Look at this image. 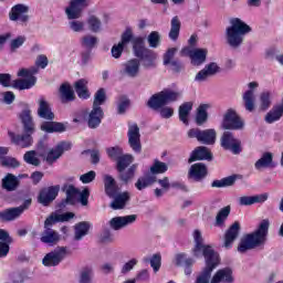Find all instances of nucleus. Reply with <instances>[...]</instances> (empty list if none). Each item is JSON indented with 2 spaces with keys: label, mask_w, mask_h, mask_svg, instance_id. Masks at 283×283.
I'll return each instance as SVG.
<instances>
[{
  "label": "nucleus",
  "mask_w": 283,
  "mask_h": 283,
  "mask_svg": "<svg viewBox=\"0 0 283 283\" xmlns=\"http://www.w3.org/2000/svg\"><path fill=\"white\" fill-rule=\"evenodd\" d=\"M180 96V92H176L170 88H164L161 92L151 95L146 105L154 112L159 111V116L161 118L168 119L174 116V108L167 105H169V103H176Z\"/></svg>",
  "instance_id": "nucleus-1"
},
{
  "label": "nucleus",
  "mask_w": 283,
  "mask_h": 283,
  "mask_svg": "<svg viewBox=\"0 0 283 283\" xmlns=\"http://www.w3.org/2000/svg\"><path fill=\"white\" fill-rule=\"evenodd\" d=\"M19 118L22 124L23 134L19 135L12 132H9L8 134L13 145H18V147L27 149L28 147H32V143H34L32 135L34 134V132H36V125L34 124V119L32 118V111L29 107L24 108L19 114Z\"/></svg>",
  "instance_id": "nucleus-2"
},
{
  "label": "nucleus",
  "mask_w": 283,
  "mask_h": 283,
  "mask_svg": "<svg viewBox=\"0 0 283 283\" xmlns=\"http://www.w3.org/2000/svg\"><path fill=\"white\" fill-rule=\"evenodd\" d=\"M270 227L269 219H263L254 231L241 237L238 249H260L264 247L269 240Z\"/></svg>",
  "instance_id": "nucleus-3"
},
{
  "label": "nucleus",
  "mask_w": 283,
  "mask_h": 283,
  "mask_svg": "<svg viewBox=\"0 0 283 283\" xmlns=\"http://www.w3.org/2000/svg\"><path fill=\"white\" fill-rule=\"evenodd\" d=\"M133 52L144 70H154L157 67L158 53L145 46V38L137 36L133 40Z\"/></svg>",
  "instance_id": "nucleus-4"
},
{
  "label": "nucleus",
  "mask_w": 283,
  "mask_h": 283,
  "mask_svg": "<svg viewBox=\"0 0 283 283\" xmlns=\"http://www.w3.org/2000/svg\"><path fill=\"white\" fill-rule=\"evenodd\" d=\"M251 28L240 18H232L230 27L226 29V39L230 48H240L244 43V36L251 32Z\"/></svg>",
  "instance_id": "nucleus-5"
},
{
  "label": "nucleus",
  "mask_w": 283,
  "mask_h": 283,
  "mask_svg": "<svg viewBox=\"0 0 283 283\" xmlns=\"http://www.w3.org/2000/svg\"><path fill=\"white\" fill-rule=\"evenodd\" d=\"M105 101H107L105 88L97 90L94 95L93 108L90 112L87 119V127L90 129H98V127H101L103 118H105V112H103L101 105H105Z\"/></svg>",
  "instance_id": "nucleus-6"
},
{
  "label": "nucleus",
  "mask_w": 283,
  "mask_h": 283,
  "mask_svg": "<svg viewBox=\"0 0 283 283\" xmlns=\"http://www.w3.org/2000/svg\"><path fill=\"white\" fill-rule=\"evenodd\" d=\"M132 163H134V156L129 154H124L116 160V170L119 174L118 178L124 185H129V182H132V180H134V177L136 176L138 165H132ZM127 167L129 168L127 169Z\"/></svg>",
  "instance_id": "nucleus-7"
},
{
  "label": "nucleus",
  "mask_w": 283,
  "mask_h": 283,
  "mask_svg": "<svg viewBox=\"0 0 283 283\" xmlns=\"http://www.w3.org/2000/svg\"><path fill=\"white\" fill-rule=\"evenodd\" d=\"M202 253L206 260V266L197 276L196 283H209L211 273H213V270L220 264V254L213 249H203Z\"/></svg>",
  "instance_id": "nucleus-8"
},
{
  "label": "nucleus",
  "mask_w": 283,
  "mask_h": 283,
  "mask_svg": "<svg viewBox=\"0 0 283 283\" xmlns=\"http://www.w3.org/2000/svg\"><path fill=\"white\" fill-rule=\"evenodd\" d=\"M155 182H158V185L161 187L164 191H169V189H171L169 177H164L163 179H158V177L149 174L140 176L135 182V188L138 191H143L144 189H147V187H151V185H155Z\"/></svg>",
  "instance_id": "nucleus-9"
},
{
  "label": "nucleus",
  "mask_w": 283,
  "mask_h": 283,
  "mask_svg": "<svg viewBox=\"0 0 283 283\" xmlns=\"http://www.w3.org/2000/svg\"><path fill=\"white\" fill-rule=\"evenodd\" d=\"M221 127L222 129L238 132L244 129V120L238 115L235 109L229 108L223 115Z\"/></svg>",
  "instance_id": "nucleus-10"
},
{
  "label": "nucleus",
  "mask_w": 283,
  "mask_h": 283,
  "mask_svg": "<svg viewBox=\"0 0 283 283\" xmlns=\"http://www.w3.org/2000/svg\"><path fill=\"white\" fill-rule=\"evenodd\" d=\"M216 129L208 128L201 130L200 128H191L188 130V138H196L201 145H216Z\"/></svg>",
  "instance_id": "nucleus-11"
},
{
  "label": "nucleus",
  "mask_w": 283,
  "mask_h": 283,
  "mask_svg": "<svg viewBox=\"0 0 283 283\" xmlns=\"http://www.w3.org/2000/svg\"><path fill=\"white\" fill-rule=\"evenodd\" d=\"M90 6V0H71L69 7L65 8V14L69 21H75L83 17V11Z\"/></svg>",
  "instance_id": "nucleus-12"
},
{
  "label": "nucleus",
  "mask_w": 283,
  "mask_h": 283,
  "mask_svg": "<svg viewBox=\"0 0 283 283\" xmlns=\"http://www.w3.org/2000/svg\"><path fill=\"white\" fill-rule=\"evenodd\" d=\"M59 191H61L59 185L42 188L38 195V202L43 207H50L59 198Z\"/></svg>",
  "instance_id": "nucleus-13"
},
{
  "label": "nucleus",
  "mask_w": 283,
  "mask_h": 283,
  "mask_svg": "<svg viewBox=\"0 0 283 283\" xmlns=\"http://www.w3.org/2000/svg\"><path fill=\"white\" fill-rule=\"evenodd\" d=\"M48 154V146L43 144V142H40L38 144V151L36 150H28L23 155V160L27 163V165H32L33 167H39L41 165L40 158H45V155ZM39 156V157H36Z\"/></svg>",
  "instance_id": "nucleus-14"
},
{
  "label": "nucleus",
  "mask_w": 283,
  "mask_h": 283,
  "mask_svg": "<svg viewBox=\"0 0 283 283\" xmlns=\"http://www.w3.org/2000/svg\"><path fill=\"white\" fill-rule=\"evenodd\" d=\"M221 147L226 151H232V154L238 155L242 153V142L233 137V133L224 132L221 136Z\"/></svg>",
  "instance_id": "nucleus-15"
},
{
  "label": "nucleus",
  "mask_w": 283,
  "mask_h": 283,
  "mask_svg": "<svg viewBox=\"0 0 283 283\" xmlns=\"http://www.w3.org/2000/svg\"><path fill=\"white\" fill-rule=\"evenodd\" d=\"M32 205V199H27L23 203L15 208H8L2 211V222H12V220H17V218H21L23 216V211L30 209Z\"/></svg>",
  "instance_id": "nucleus-16"
},
{
  "label": "nucleus",
  "mask_w": 283,
  "mask_h": 283,
  "mask_svg": "<svg viewBox=\"0 0 283 283\" xmlns=\"http://www.w3.org/2000/svg\"><path fill=\"white\" fill-rule=\"evenodd\" d=\"M128 145L135 154H140L143 151V144H140V127L138 124H133L128 126Z\"/></svg>",
  "instance_id": "nucleus-17"
},
{
  "label": "nucleus",
  "mask_w": 283,
  "mask_h": 283,
  "mask_svg": "<svg viewBox=\"0 0 283 283\" xmlns=\"http://www.w3.org/2000/svg\"><path fill=\"white\" fill-rule=\"evenodd\" d=\"M240 231H242V226L240 221H234L224 232L223 234V247L224 249H232L234 242L238 240L240 235Z\"/></svg>",
  "instance_id": "nucleus-18"
},
{
  "label": "nucleus",
  "mask_w": 283,
  "mask_h": 283,
  "mask_svg": "<svg viewBox=\"0 0 283 283\" xmlns=\"http://www.w3.org/2000/svg\"><path fill=\"white\" fill-rule=\"evenodd\" d=\"M176 52H178L177 48H170L164 54V65H170L172 72L175 74H180V72L185 71V64L180 60H174L176 56Z\"/></svg>",
  "instance_id": "nucleus-19"
},
{
  "label": "nucleus",
  "mask_w": 283,
  "mask_h": 283,
  "mask_svg": "<svg viewBox=\"0 0 283 283\" xmlns=\"http://www.w3.org/2000/svg\"><path fill=\"white\" fill-rule=\"evenodd\" d=\"M209 176V168L205 163H196L188 170V178L195 182H202Z\"/></svg>",
  "instance_id": "nucleus-20"
},
{
  "label": "nucleus",
  "mask_w": 283,
  "mask_h": 283,
  "mask_svg": "<svg viewBox=\"0 0 283 283\" xmlns=\"http://www.w3.org/2000/svg\"><path fill=\"white\" fill-rule=\"evenodd\" d=\"M72 149V145L70 143L62 142L52 148L49 153L45 154V160L48 165H54L56 160H59L65 151H70Z\"/></svg>",
  "instance_id": "nucleus-21"
},
{
  "label": "nucleus",
  "mask_w": 283,
  "mask_h": 283,
  "mask_svg": "<svg viewBox=\"0 0 283 283\" xmlns=\"http://www.w3.org/2000/svg\"><path fill=\"white\" fill-rule=\"evenodd\" d=\"M30 8L25 4H15L9 12L10 21H19V23H28L30 15H28Z\"/></svg>",
  "instance_id": "nucleus-22"
},
{
  "label": "nucleus",
  "mask_w": 283,
  "mask_h": 283,
  "mask_svg": "<svg viewBox=\"0 0 283 283\" xmlns=\"http://www.w3.org/2000/svg\"><path fill=\"white\" fill-rule=\"evenodd\" d=\"M66 255H70V250L67 249H60L56 252H50L43 258L42 264L44 266H59L63 258H66Z\"/></svg>",
  "instance_id": "nucleus-23"
},
{
  "label": "nucleus",
  "mask_w": 283,
  "mask_h": 283,
  "mask_svg": "<svg viewBox=\"0 0 283 283\" xmlns=\"http://www.w3.org/2000/svg\"><path fill=\"white\" fill-rule=\"evenodd\" d=\"M198 160H208L209 163L213 160V154L207 146L196 147L191 151L190 157L188 158L189 165H191V163H198Z\"/></svg>",
  "instance_id": "nucleus-24"
},
{
  "label": "nucleus",
  "mask_w": 283,
  "mask_h": 283,
  "mask_svg": "<svg viewBox=\"0 0 283 283\" xmlns=\"http://www.w3.org/2000/svg\"><path fill=\"white\" fill-rule=\"evenodd\" d=\"M113 198V201L111 202V209L114 211H120L122 209H125L127 207V202L132 200V195L129 191L120 192L118 191Z\"/></svg>",
  "instance_id": "nucleus-25"
},
{
  "label": "nucleus",
  "mask_w": 283,
  "mask_h": 283,
  "mask_svg": "<svg viewBox=\"0 0 283 283\" xmlns=\"http://www.w3.org/2000/svg\"><path fill=\"white\" fill-rule=\"evenodd\" d=\"M136 214H128L125 217H114L109 220V227L114 231H120V229L127 227L128 224H134L136 222Z\"/></svg>",
  "instance_id": "nucleus-26"
},
{
  "label": "nucleus",
  "mask_w": 283,
  "mask_h": 283,
  "mask_svg": "<svg viewBox=\"0 0 283 283\" xmlns=\"http://www.w3.org/2000/svg\"><path fill=\"white\" fill-rule=\"evenodd\" d=\"M38 116L43 120H54L55 118L52 106H50V103L44 97H40L38 101Z\"/></svg>",
  "instance_id": "nucleus-27"
},
{
  "label": "nucleus",
  "mask_w": 283,
  "mask_h": 283,
  "mask_svg": "<svg viewBox=\"0 0 283 283\" xmlns=\"http://www.w3.org/2000/svg\"><path fill=\"white\" fill-rule=\"evenodd\" d=\"M41 132H45V134H63V132H67V126L61 122L45 120L40 125Z\"/></svg>",
  "instance_id": "nucleus-28"
},
{
  "label": "nucleus",
  "mask_w": 283,
  "mask_h": 283,
  "mask_svg": "<svg viewBox=\"0 0 283 283\" xmlns=\"http://www.w3.org/2000/svg\"><path fill=\"white\" fill-rule=\"evenodd\" d=\"M123 72L129 78H136L140 74V60L134 57L123 64Z\"/></svg>",
  "instance_id": "nucleus-29"
},
{
  "label": "nucleus",
  "mask_w": 283,
  "mask_h": 283,
  "mask_svg": "<svg viewBox=\"0 0 283 283\" xmlns=\"http://www.w3.org/2000/svg\"><path fill=\"white\" fill-rule=\"evenodd\" d=\"M60 101L63 105L67 103H74L76 101V94L74 93V88L70 83L61 84L59 88Z\"/></svg>",
  "instance_id": "nucleus-30"
},
{
  "label": "nucleus",
  "mask_w": 283,
  "mask_h": 283,
  "mask_svg": "<svg viewBox=\"0 0 283 283\" xmlns=\"http://www.w3.org/2000/svg\"><path fill=\"white\" fill-rule=\"evenodd\" d=\"M233 270L231 268H223L218 270L212 279L210 280V283H233Z\"/></svg>",
  "instance_id": "nucleus-31"
},
{
  "label": "nucleus",
  "mask_w": 283,
  "mask_h": 283,
  "mask_svg": "<svg viewBox=\"0 0 283 283\" xmlns=\"http://www.w3.org/2000/svg\"><path fill=\"white\" fill-rule=\"evenodd\" d=\"M250 90L243 94V105L247 112H255V94L253 93L254 87H258L256 82L249 83Z\"/></svg>",
  "instance_id": "nucleus-32"
},
{
  "label": "nucleus",
  "mask_w": 283,
  "mask_h": 283,
  "mask_svg": "<svg viewBox=\"0 0 283 283\" xmlns=\"http://www.w3.org/2000/svg\"><path fill=\"white\" fill-rule=\"evenodd\" d=\"M104 182V191L108 198H114L120 191L118 184H116V179L112 177V175H104L103 177Z\"/></svg>",
  "instance_id": "nucleus-33"
},
{
  "label": "nucleus",
  "mask_w": 283,
  "mask_h": 283,
  "mask_svg": "<svg viewBox=\"0 0 283 283\" xmlns=\"http://www.w3.org/2000/svg\"><path fill=\"white\" fill-rule=\"evenodd\" d=\"M74 240L75 242H78L85 238L90 233V230L92 229V223L90 221H80L74 227Z\"/></svg>",
  "instance_id": "nucleus-34"
},
{
  "label": "nucleus",
  "mask_w": 283,
  "mask_h": 283,
  "mask_svg": "<svg viewBox=\"0 0 283 283\" xmlns=\"http://www.w3.org/2000/svg\"><path fill=\"white\" fill-rule=\"evenodd\" d=\"M207 54L209 51L207 49H192L190 53V63L196 67L202 65L207 61Z\"/></svg>",
  "instance_id": "nucleus-35"
},
{
  "label": "nucleus",
  "mask_w": 283,
  "mask_h": 283,
  "mask_svg": "<svg viewBox=\"0 0 283 283\" xmlns=\"http://www.w3.org/2000/svg\"><path fill=\"white\" fill-rule=\"evenodd\" d=\"M266 200H269V196L266 195L243 196L239 198V205L241 207H251V205L266 202Z\"/></svg>",
  "instance_id": "nucleus-36"
},
{
  "label": "nucleus",
  "mask_w": 283,
  "mask_h": 283,
  "mask_svg": "<svg viewBox=\"0 0 283 283\" xmlns=\"http://www.w3.org/2000/svg\"><path fill=\"white\" fill-rule=\"evenodd\" d=\"M229 216H231V206L221 208L216 216L214 227H219V229L224 228L227 220H229Z\"/></svg>",
  "instance_id": "nucleus-37"
},
{
  "label": "nucleus",
  "mask_w": 283,
  "mask_h": 283,
  "mask_svg": "<svg viewBox=\"0 0 283 283\" xmlns=\"http://www.w3.org/2000/svg\"><path fill=\"white\" fill-rule=\"evenodd\" d=\"M19 185H21V181L13 174H7L2 179V189H6V191H17Z\"/></svg>",
  "instance_id": "nucleus-38"
},
{
  "label": "nucleus",
  "mask_w": 283,
  "mask_h": 283,
  "mask_svg": "<svg viewBox=\"0 0 283 283\" xmlns=\"http://www.w3.org/2000/svg\"><path fill=\"white\" fill-rule=\"evenodd\" d=\"M74 87L78 98H82V101H87V98L92 96L90 90L87 88V80L81 78L76 81Z\"/></svg>",
  "instance_id": "nucleus-39"
},
{
  "label": "nucleus",
  "mask_w": 283,
  "mask_h": 283,
  "mask_svg": "<svg viewBox=\"0 0 283 283\" xmlns=\"http://www.w3.org/2000/svg\"><path fill=\"white\" fill-rule=\"evenodd\" d=\"M193 259L191 258H188L185 255V254H177L176 258H175V264L176 266H185V275H191L192 273V269L191 266H193Z\"/></svg>",
  "instance_id": "nucleus-40"
},
{
  "label": "nucleus",
  "mask_w": 283,
  "mask_h": 283,
  "mask_svg": "<svg viewBox=\"0 0 283 283\" xmlns=\"http://www.w3.org/2000/svg\"><path fill=\"white\" fill-rule=\"evenodd\" d=\"M40 240L44 244H50L52 247L53 244L59 243V240H61V235L53 229H46L42 232Z\"/></svg>",
  "instance_id": "nucleus-41"
},
{
  "label": "nucleus",
  "mask_w": 283,
  "mask_h": 283,
  "mask_svg": "<svg viewBox=\"0 0 283 283\" xmlns=\"http://www.w3.org/2000/svg\"><path fill=\"white\" fill-rule=\"evenodd\" d=\"M76 196H78V189H76V187L74 186H70L66 190V198L60 202V208L65 209L67 205H71V206L76 205L77 202Z\"/></svg>",
  "instance_id": "nucleus-42"
},
{
  "label": "nucleus",
  "mask_w": 283,
  "mask_h": 283,
  "mask_svg": "<svg viewBox=\"0 0 283 283\" xmlns=\"http://www.w3.org/2000/svg\"><path fill=\"white\" fill-rule=\"evenodd\" d=\"M182 23L180 22V18L175 15L170 21V31L168 33L170 41H178V36H180V28Z\"/></svg>",
  "instance_id": "nucleus-43"
},
{
  "label": "nucleus",
  "mask_w": 283,
  "mask_h": 283,
  "mask_svg": "<svg viewBox=\"0 0 283 283\" xmlns=\"http://www.w3.org/2000/svg\"><path fill=\"white\" fill-rule=\"evenodd\" d=\"M209 107H211V105L209 104H200L199 107L197 108V113H196V124L197 125H205V123H207V120H209V113L207 112V109H209Z\"/></svg>",
  "instance_id": "nucleus-44"
},
{
  "label": "nucleus",
  "mask_w": 283,
  "mask_h": 283,
  "mask_svg": "<svg viewBox=\"0 0 283 283\" xmlns=\"http://www.w3.org/2000/svg\"><path fill=\"white\" fill-rule=\"evenodd\" d=\"M191 109H193V103L186 102L179 106V120L184 123V125H189V114H191Z\"/></svg>",
  "instance_id": "nucleus-45"
},
{
  "label": "nucleus",
  "mask_w": 283,
  "mask_h": 283,
  "mask_svg": "<svg viewBox=\"0 0 283 283\" xmlns=\"http://www.w3.org/2000/svg\"><path fill=\"white\" fill-rule=\"evenodd\" d=\"M167 171H169V166L159 159H155L149 168L150 176H159L160 174H167Z\"/></svg>",
  "instance_id": "nucleus-46"
},
{
  "label": "nucleus",
  "mask_w": 283,
  "mask_h": 283,
  "mask_svg": "<svg viewBox=\"0 0 283 283\" xmlns=\"http://www.w3.org/2000/svg\"><path fill=\"white\" fill-rule=\"evenodd\" d=\"M235 180H238L237 175H232L229 177H224L221 180H213L211 182V187L216 189H222L224 187H233L235 185Z\"/></svg>",
  "instance_id": "nucleus-47"
},
{
  "label": "nucleus",
  "mask_w": 283,
  "mask_h": 283,
  "mask_svg": "<svg viewBox=\"0 0 283 283\" xmlns=\"http://www.w3.org/2000/svg\"><path fill=\"white\" fill-rule=\"evenodd\" d=\"M36 84V77L18 78L13 81L12 87L14 90H31Z\"/></svg>",
  "instance_id": "nucleus-48"
},
{
  "label": "nucleus",
  "mask_w": 283,
  "mask_h": 283,
  "mask_svg": "<svg viewBox=\"0 0 283 283\" xmlns=\"http://www.w3.org/2000/svg\"><path fill=\"white\" fill-rule=\"evenodd\" d=\"M272 164H273V154L264 153L262 157L255 161L254 167L258 170L262 168L266 169V167H271Z\"/></svg>",
  "instance_id": "nucleus-49"
},
{
  "label": "nucleus",
  "mask_w": 283,
  "mask_h": 283,
  "mask_svg": "<svg viewBox=\"0 0 283 283\" xmlns=\"http://www.w3.org/2000/svg\"><path fill=\"white\" fill-rule=\"evenodd\" d=\"M12 242H14V239L10 237V233L0 228V249H10Z\"/></svg>",
  "instance_id": "nucleus-50"
},
{
  "label": "nucleus",
  "mask_w": 283,
  "mask_h": 283,
  "mask_svg": "<svg viewBox=\"0 0 283 283\" xmlns=\"http://www.w3.org/2000/svg\"><path fill=\"white\" fill-rule=\"evenodd\" d=\"M106 154L111 160H118L123 154V147L120 146H112L106 148Z\"/></svg>",
  "instance_id": "nucleus-51"
},
{
  "label": "nucleus",
  "mask_w": 283,
  "mask_h": 283,
  "mask_svg": "<svg viewBox=\"0 0 283 283\" xmlns=\"http://www.w3.org/2000/svg\"><path fill=\"white\" fill-rule=\"evenodd\" d=\"M96 43H98V38L93 35H84L81 39L82 48H87L91 51L94 50V48H96Z\"/></svg>",
  "instance_id": "nucleus-52"
},
{
  "label": "nucleus",
  "mask_w": 283,
  "mask_h": 283,
  "mask_svg": "<svg viewBox=\"0 0 283 283\" xmlns=\"http://www.w3.org/2000/svg\"><path fill=\"white\" fill-rule=\"evenodd\" d=\"M0 165L2 167H7L8 169H17L18 167H21V163L17 160L14 157H2V160H0Z\"/></svg>",
  "instance_id": "nucleus-53"
},
{
  "label": "nucleus",
  "mask_w": 283,
  "mask_h": 283,
  "mask_svg": "<svg viewBox=\"0 0 283 283\" xmlns=\"http://www.w3.org/2000/svg\"><path fill=\"white\" fill-rule=\"evenodd\" d=\"M271 107V92L266 91L260 95V111L266 112Z\"/></svg>",
  "instance_id": "nucleus-54"
},
{
  "label": "nucleus",
  "mask_w": 283,
  "mask_h": 283,
  "mask_svg": "<svg viewBox=\"0 0 283 283\" xmlns=\"http://www.w3.org/2000/svg\"><path fill=\"white\" fill-rule=\"evenodd\" d=\"M129 105H132V102L129 101V98H127V96H119L117 103V114H125V112H127V109L129 108Z\"/></svg>",
  "instance_id": "nucleus-55"
},
{
  "label": "nucleus",
  "mask_w": 283,
  "mask_h": 283,
  "mask_svg": "<svg viewBox=\"0 0 283 283\" xmlns=\"http://www.w3.org/2000/svg\"><path fill=\"white\" fill-rule=\"evenodd\" d=\"M195 249H211V245L205 244V239H202V232L200 230L193 231Z\"/></svg>",
  "instance_id": "nucleus-56"
},
{
  "label": "nucleus",
  "mask_w": 283,
  "mask_h": 283,
  "mask_svg": "<svg viewBox=\"0 0 283 283\" xmlns=\"http://www.w3.org/2000/svg\"><path fill=\"white\" fill-rule=\"evenodd\" d=\"M93 275L94 270L91 266L83 268L80 275V283H92Z\"/></svg>",
  "instance_id": "nucleus-57"
},
{
  "label": "nucleus",
  "mask_w": 283,
  "mask_h": 283,
  "mask_svg": "<svg viewBox=\"0 0 283 283\" xmlns=\"http://www.w3.org/2000/svg\"><path fill=\"white\" fill-rule=\"evenodd\" d=\"M87 25H88V30H91V32H101V19H98L96 15H91L87 19Z\"/></svg>",
  "instance_id": "nucleus-58"
},
{
  "label": "nucleus",
  "mask_w": 283,
  "mask_h": 283,
  "mask_svg": "<svg viewBox=\"0 0 283 283\" xmlns=\"http://www.w3.org/2000/svg\"><path fill=\"white\" fill-rule=\"evenodd\" d=\"M149 48H158L160 45V33L158 31H151L148 35Z\"/></svg>",
  "instance_id": "nucleus-59"
},
{
  "label": "nucleus",
  "mask_w": 283,
  "mask_h": 283,
  "mask_svg": "<svg viewBox=\"0 0 283 283\" xmlns=\"http://www.w3.org/2000/svg\"><path fill=\"white\" fill-rule=\"evenodd\" d=\"M163 264V256L160 253H156L150 259V266L154 269L155 273H158L160 271V266Z\"/></svg>",
  "instance_id": "nucleus-60"
},
{
  "label": "nucleus",
  "mask_w": 283,
  "mask_h": 283,
  "mask_svg": "<svg viewBox=\"0 0 283 283\" xmlns=\"http://www.w3.org/2000/svg\"><path fill=\"white\" fill-rule=\"evenodd\" d=\"M134 33L132 32V29H126L123 33H122V40L119 42V44H122L124 48L127 45V43H129L130 41L134 42Z\"/></svg>",
  "instance_id": "nucleus-61"
},
{
  "label": "nucleus",
  "mask_w": 283,
  "mask_h": 283,
  "mask_svg": "<svg viewBox=\"0 0 283 283\" xmlns=\"http://www.w3.org/2000/svg\"><path fill=\"white\" fill-rule=\"evenodd\" d=\"M80 180L83 182V185H90V182H94V180H96V171L90 170L88 172L81 175Z\"/></svg>",
  "instance_id": "nucleus-62"
},
{
  "label": "nucleus",
  "mask_w": 283,
  "mask_h": 283,
  "mask_svg": "<svg viewBox=\"0 0 283 283\" xmlns=\"http://www.w3.org/2000/svg\"><path fill=\"white\" fill-rule=\"evenodd\" d=\"M25 43V36L19 35L18 38L13 39L10 43V50L11 52H17L21 45Z\"/></svg>",
  "instance_id": "nucleus-63"
},
{
  "label": "nucleus",
  "mask_w": 283,
  "mask_h": 283,
  "mask_svg": "<svg viewBox=\"0 0 283 283\" xmlns=\"http://www.w3.org/2000/svg\"><path fill=\"white\" fill-rule=\"evenodd\" d=\"M56 222H60V219H59V214H54L52 213L51 216H49L45 221H44V229L48 230V229H52L50 227H52L53 224H56Z\"/></svg>",
  "instance_id": "nucleus-64"
}]
</instances>
